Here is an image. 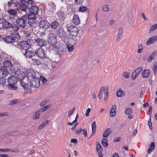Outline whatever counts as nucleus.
Instances as JSON below:
<instances>
[{
  "mask_svg": "<svg viewBox=\"0 0 157 157\" xmlns=\"http://www.w3.org/2000/svg\"><path fill=\"white\" fill-rule=\"evenodd\" d=\"M155 144L153 142L151 143L149 148L147 150V152L150 153L152 151L155 149Z\"/></svg>",
  "mask_w": 157,
  "mask_h": 157,
  "instance_id": "c756f323",
  "label": "nucleus"
},
{
  "mask_svg": "<svg viewBox=\"0 0 157 157\" xmlns=\"http://www.w3.org/2000/svg\"><path fill=\"white\" fill-rule=\"evenodd\" d=\"M122 75L126 78H128L130 76V74L128 72L124 71L122 73Z\"/></svg>",
  "mask_w": 157,
  "mask_h": 157,
  "instance_id": "c03bdc74",
  "label": "nucleus"
},
{
  "mask_svg": "<svg viewBox=\"0 0 157 157\" xmlns=\"http://www.w3.org/2000/svg\"><path fill=\"white\" fill-rule=\"evenodd\" d=\"M26 72L27 74V77L28 80L37 77L35 71L32 70H26Z\"/></svg>",
  "mask_w": 157,
  "mask_h": 157,
  "instance_id": "6e6552de",
  "label": "nucleus"
},
{
  "mask_svg": "<svg viewBox=\"0 0 157 157\" xmlns=\"http://www.w3.org/2000/svg\"><path fill=\"white\" fill-rule=\"evenodd\" d=\"M35 41L37 44L41 47L46 46L47 44V43L45 40L41 38L36 39Z\"/></svg>",
  "mask_w": 157,
  "mask_h": 157,
  "instance_id": "f8f14e48",
  "label": "nucleus"
},
{
  "mask_svg": "<svg viewBox=\"0 0 157 157\" xmlns=\"http://www.w3.org/2000/svg\"><path fill=\"white\" fill-rule=\"evenodd\" d=\"M116 95L117 97H121L124 95V93L121 88H119L117 92Z\"/></svg>",
  "mask_w": 157,
  "mask_h": 157,
  "instance_id": "5701e85b",
  "label": "nucleus"
},
{
  "mask_svg": "<svg viewBox=\"0 0 157 157\" xmlns=\"http://www.w3.org/2000/svg\"><path fill=\"white\" fill-rule=\"evenodd\" d=\"M8 13L13 15H15L16 14V11L14 10L10 9L8 11Z\"/></svg>",
  "mask_w": 157,
  "mask_h": 157,
  "instance_id": "de8ad7c7",
  "label": "nucleus"
},
{
  "mask_svg": "<svg viewBox=\"0 0 157 157\" xmlns=\"http://www.w3.org/2000/svg\"><path fill=\"white\" fill-rule=\"evenodd\" d=\"M20 46L21 49L25 51L28 50L31 47L30 45L25 41L21 42Z\"/></svg>",
  "mask_w": 157,
  "mask_h": 157,
  "instance_id": "9b49d317",
  "label": "nucleus"
},
{
  "mask_svg": "<svg viewBox=\"0 0 157 157\" xmlns=\"http://www.w3.org/2000/svg\"><path fill=\"white\" fill-rule=\"evenodd\" d=\"M32 63L36 65H38L40 64L41 62L39 60L36 59H32Z\"/></svg>",
  "mask_w": 157,
  "mask_h": 157,
  "instance_id": "72a5a7b5",
  "label": "nucleus"
},
{
  "mask_svg": "<svg viewBox=\"0 0 157 157\" xmlns=\"http://www.w3.org/2000/svg\"><path fill=\"white\" fill-rule=\"evenodd\" d=\"M55 48L58 49V50L55 52L54 58L55 59V61L58 63L61 59L60 53L63 51L65 46L64 44H60L59 46H56Z\"/></svg>",
  "mask_w": 157,
  "mask_h": 157,
  "instance_id": "f257e3e1",
  "label": "nucleus"
},
{
  "mask_svg": "<svg viewBox=\"0 0 157 157\" xmlns=\"http://www.w3.org/2000/svg\"><path fill=\"white\" fill-rule=\"evenodd\" d=\"M102 144L104 147H105V148H107L108 144L107 143V139L104 138L102 139Z\"/></svg>",
  "mask_w": 157,
  "mask_h": 157,
  "instance_id": "2f4dec72",
  "label": "nucleus"
},
{
  "mask_svg": "<svg viewBox=\"0 0 157 157\" xmlns=\"http://www.w3.org/2000/svg\"><path fill=\"white\" fill-rule=\"evenodd\" d=\"M153 58H154L155 56L157 55V50H155L151 53L150 55Z\"/></svg>",
  "mask_w": 157,
  "mask_h": 157,
  "instance_id": "680f3d73",
  "label": "nucleus"
},
{
  "mask_svg": "<svg viewBox=\"0 0 157 157\" xmlns=\"http://www.w3.org/2000/svg\"><path fill=\"white\" fill-rule=\"evenodd\" d=\"M29 10L30 13L36 14H38L39 10L38 8L36 6H32L29 8Z\"/></svg>",
  "mask_w": 157,
  "mask_h": 157,
  "instance_id": "f3484780",
  "label": "nucleus"
},
{
  "mask_svg": "<svg viewBox=\"0 0 157 157\" xmlns=\"http://www.w3.org/2000/svg\"><path fill=\"white\" fill-rule=\"evenodd\" d=\"M67 48L69 52H72L74 49V47L72 45L68 44L67 45Z\"/></svg>",
  "mask_w": 157,
  "mask_h": 157,
  "instance_id": "ea45409f",
  "label": "nucleus"
},
{
  "mask_svg": "<svg viewBox=\"0 0 157 157\" xmlns=\"http://www.w3.org/2000/svg\"><path fill=\"white\" fill-rule=\"evenodd\" d=\"M150 74V71L148 69L144 70L142 72V76L143 78H147Z\"/></svg>",
  "mask_w": 157,
  "mask_h": 157,
  "instance_id": "4be33fe9",
  "label": "nucleus"
},
{
  "mask_svg": "<svg viewBox=\"0 0 157 157\" xmlns=\"http://www.w3.org/2000/svg\"><path fill=\"white\" fill-rule=\"evenodd\" d=\"M48 41L51 45H54L57 42L56 34L52 33H49L48 35Z\"/></svg>",
  "mask_w": 157,
  "mask_h": 157,
  "instance_id": "423d86ee",
  "label": "nucleus"
},
{
  "mask_svg": "<svg viewBox=\"0 0 157 157\" xmlns=\"http://www.w3.org/2000/svg\"><path fill=\"white\" fill-rule=\"evenodd\" d=\"M58 63V62H57L55 61L53 62L51 65V66L53 68H55L57 65Z\"/></svg>",
  "mask_w": 157,
  "mask_h": 157,
  "instance_id": "69168bd1",
  "label": "nucleus"
},
{
  "mask_svg": "<svg viewBox=\"0 0 157 157\" xmlns=\"http://www.w3.org/2000/svg\"><path fill=\"white\" fill-rule=\"evenodd\" d=\"M0 72H2L5 77H7L9 74V72L7 71V67H2Z\"/></svg>",
  "mask_w": 157,
  "mask_h": 157,
  "instance_id": "6ab92c4d",
  "label": "nucleus"
},
{
  "mask_svg": "<svg viewBox=\"0 0 157 157\" xmlns=\"http://www.w3.org/2000/svg\"><path fill=\"white\" fill-rule=\"evenodd\" d=\"M2 25L3 27L6 29H9L13 27V24L6 21L3 22Z\"/></svg>",
  "mask_w": 157,
  "mask_h": 157,
  "instance_id": "412c9836",
  "label": "nucleus"
},
{
  "mask_svg": "<svg viewBox=\"0 0 157 157\" xmlns=\"http://www.w3.org/2000/svg\"><path fill=\"white\" fill-rule=\"evenodd\" d=\"M51 105H49L44 106L41 108V109L39 110L40 112H44L47 109H49L51 107Z\"/></svg>",
  "mask_w": 157,
  "mask_h": 157,
  "instance_id": "58836bf2",
  "label": "nucleus"
},
{
  "mask_svg": "<svg viewBox=\"0 0 157 157\" xmlns=\"http://www.w3.org/2000/svg\"><path fill=\"white\" fill-rule=\"evenodd\" d=\"M14 71V74L17 79H19L20 80H23L24 79L25 75L24 72L19 69H17V70H15Z\"/></svg>",
  "mask_w": 157,
  "mask_h": 157,
  "instance_id": "0eeeda50",
  "label": "nucleus"
},
{
  "mask_svg": "<svg viewBox=\"0 0 157 157\" xmlns=\"http://www.w3.org/2000/svg\"><path fill=\"white\" fill-rule=\"evenodd\" d=\"M67 30L70 35L72 36H76L78 34V30L75 26L72 25L68 27Z\"/></svg>",
  "mask_w": 157,
  "mask_h": 157,
  "instance_id": "20e7f679",
  "label": "nucleus"
},
{
  "mask_svg": "<svg viewBox=\"0 0 157 157\" xmlns=\"http://www.w3.org/2000/svg\"><path fill=\"white\" fill-rule=\"evenodd\" d=\"M48 121L47 120L43 122L41 125H40L38 128V130H40L44 126L46 125L48 123Z\"/></svg>",
  "mask_w": 157,
  "mask_h": 157,
  "instance_id": "4c0bfd02",
  "label": "nucleus"
},
{
  "mask_svg": "<svg viewBox=\"0 0 157 157\" xmlns=\"http://www.w3.org/2000/svg\"><path fill=\"white\" fill-rule=\"evenodd\" d=\"M28 23L30 27L32 28H34L37 26V24L33 20H29Z\"/></svg>",
  "mask_w": 157,
  "mask_h": 157,
  "instance_id": "b1692460",
  "label": "nucleus"
},
{
  "mask_svg": "<svg viewBox=\"0 0 157 157\" xmlns=\"http://www.w3.org/2000/svg\"><path fill=\"white\" fill-rule=\"evenodd\" d=\"M157 64H154L153 67V71L154 74H156L157 72Z\"/></svg>",
  "mask_w": 157,
  "mask_h": 157,
  "instance_id": "13d9d810",
  "label": "nucleus"
},
{
  "mask_svg": "<svg viewBox=\"0 0 157 157\" xmlns=\"http://www.w3.org/2000/svg\"><path fill=\"white\" fill-rule=\"evenodd\" d=\"M35 53L39 57L44 58L46 57L44 51L41 47L36 50L35 52Z\"/></svg>",
  "mask_w": 157,
  "mask_h": 157,
  "instance_id": "9d476101",
  "label": "nucleus"
},
{
  "mask_svg": "<svg viewBox=\"0 0 157 157\" xmlns=\"http://www.w3.org/2000/svg\"><path fill=\"white\" fill-rule=\"evenodd\" d=\"M20 82L21 86L24 88L28 87L29 86L25 83L22 80H20Z\"/></svg>",
  "mask_w": 157,
  "mask_h": 157,
  "instance_id": "5fc2aeb1",
  "label": "nucleus"
},
{
  "mask_svg": "<svg viewBox=\"0 0 157 157\" xmlns=\"http://www.w3.org/2000/svg\"><path fill=\"white\" fill-rule=\"evenodd\" d=\"M72 21L73 23L75 25H78L80 24V21L78 15H74Z\"/></svg>",
  "mask_w": 157,
  "mask_h": 157,
  "instance_id": "dca6fc26",
  "label": "nucleus"
},
{
  "mask_svg": "<svg viewBox=\"0 0 157 157\" xmlns=\"http://www.w3.org/2000/svg\"><path fill=\"white\" fill-rule=\"evenodd\" d=\"M24 55L27 58H31L34 56V54L33 52L28 50L25 51Z\"/></svg>",
  "mask_w": 157,
  "mask_h": 157,
  "instance_id": "aec40b11",
  "label": "nucleus"
},
{
  "mask_svg": "<svg viewBox=\"0 0 157 157\" xmlns=\"http://www.w3.org/2000/svg\"><path fill=\"white\" fill-rule=\"evenodd\" d=\"M157 40V36H153L147 40L146 42V44L148 45H150Z\"/></svg>",
  "mask_w": 157,
  "mask_h": 157,
  "instance_id": "2eb2a0df",
  "label": "nucleus"
},
{
  "mask_svg": "<svg viewBox=\"0 0 157 157\" xmlns=\"http://www.w3.org/2000/svg\"><path fill=\"white\" fill-rule=\"evenodd\" d=\"M20 9L22 11H25L28 9L27 5L25 3L20 4L19 5Z\"/></svg>",
  "mask_w": 157,
  "mask_h": 157,
  "instance_id": "bb28decb",
  "label": "nucleus"
},
{
  "mask_svg": "<svg viewBox=\"0 0 157 157\" xmlns=\"http://www.w3.org/2000/svg\"><path fill=\"white\" fill-rule=\"evenodd\" d=\"M28 20V15H26L22 16L21 18L17 20L16 22L17 24L20 27L25 28Z\"/></svg>",
  "mask_w": 157,
  "mask_h": 157,
  "instance_id": "7ed1b4c3",
  "label": "nucleus"
},
{
  "mask_svg": "<svg viewBox=\"0 0 157 157\" xmlns=\"http://www.w3.org/2000/svg\"><path fill=\"white\" fill-rule=\"evenodd\" d=\"M3 64L4 65V67H11L12 66V63L10 61L8 60H6L4 61Z\"/></svg>",
  "mask_w": 157,
  "mask_h": 157,
  "instance_id": "a878e982",
  "label": "nucleus"
},
{
  "mask_svg": "<svg viewBox=\"0 0 157 157\" xmlns=\"http://www.w3.org/2000/svg\"><path fill=\"white\" fill-rule=\"evenodd\" d=\"M122 36L120 35H117L116 36V42H118L120 41L121 38Z\"/></svg>",
  "mask_w": 157,
  "mask_h": 157,
  "instance_id": "338daca9",
  "label": "nucleus"
},
{
  "mask_svg": "<svg viewBox=\"0 0 157 157\" xmlns=\"http://www.w3.org/2000/svg\"><path fill=\"white\" fill-rule=\"evenodd\" d=\"M21 38L19 35L17 33L15 32L12 33L10 36H7L4 37V40L8 43H12L15 41H18Z\"/></svg>",
  "mask_w": 157,
  "mask_h": 157,
  "instance_id": "f03ea898",
  "label": "nucleus"
},
{
  "mask_svg": "<svg viewBox=\"0 0 157 157\" xmlns=\"http://www.w3.org/2000/svg\"><path fill=\"white\" fill-rule=\"evenodd\" d=\"M24 89V91L26 93L30 94L31 93L32 91L31 89L30 88H28V87L25 88Z\"/></svg>",
  "mask_w": 157,
  "mask_h": 157,
  "instance_id": "6e6d98bb",
  "label": "nucleus"
},
{
  "mask_svg": "<svg viewBox=\"0 0 157 157\" xmlns=\"http://www.w3.org/2000/svg\"><path fill=\"white\" fill-rule=\"evenodd\" d=\"M143 70V68L142 67H140L136 69L132 74V79L134 80L141 72Z\"/></svg>",
  "mask_w": 157,
  "mask_h": 157,
  "instance_id": "1a4fd4ad",
  "label": "nucleus"
},
{
  "mask_svg": "<svg viewBox=\"0 0 157 157\" xmlns=\"http://www.w3.org/2000/svg\"><path fill=\"white\" fill-rule=\"evenodd\" d=\"M49 9L51 10H54L56 9L55 4L52 2H50L48 4Z\"/></svg>",
  "mask_w": 157,
  "mask_h": 157,
  "instance_id": "393cba45",
  "label": "nucleus"
},
{
  "mask_svg": "<svg viewBox=\"0 0 157 157\" xmlns=\"http://www.w3.org/2000/svg\"><path fill=\"white\" fill-rule=\"evenodd\" d=\"M143 50V47L142 44H139L138 45V50L137 52L140 53H141Z\"/></svg>",
  "mask_w": 157,
  "mask_h": 157,
  "instance_id": "864d4df0",
  "label": "nucleus"
},
{
  "mask_svg": "<svg viewBox=\"0 0 157 157\" xmlns=\"http://www.w3.org/2000/svg\"><path fill=\"white\" fill-rule=\"evenodd\" d=\"M40 79H41L43 84H45L47 82V80L42 75L40 76Z\"/></svg>",
  "mask_w": 157,
  "mask_h": 157,
  "instance_id": "49530a36",
  "label": "nucleus"
},
{
  "mask_svg": "<svg viewBox=\"0 0 157 157\" xmlns=\"http://www.w3.org/2000/svg\"><path fill=\"white\" fill-rule=\"evenodd\" d=\"M40 115V112L39 110L37 111L34 114L33 116V119L35 120L38 119Z\"/></svg>",
  "mask_w": 157,
  "mask_h": 157,
  "instance_id": "473e14b6",
  "label": "nucleus"
},
{
  "mask_svg": "<svg viewBox=\"0 0 157 157\" xmlns=\"http://www.w3.org/2000/svg\"><path fill=\"white\" fill-rule=\"evenodd\" d=\"M97 147L96 150L97 152L102 151V148L98 142H97L96 143Z\"/></svg>",
  "mask_w": 157,
  "mask_h": 157,
  "instance_id": "f704fd0d",
  "label": "nucleus"
},
{
  "mask_svg": "<svg viewBox=\"0 0 157 157\" xmlns=\"http://www.w3.org/2000/svg\"><path fill=\"white\" fill-rule=\"evenodd\" d=\"M58 34L59 36H62L65 34V33L62 28H59L58 30Z\"/></svg>",
  "mask_w": 157,
  "mask_h": 157,
  "instance_id": "c9c22d12",
  "label": "nucleus"
},
{
  "mask_svg": "<svg viewBox=\"0 0 157 157\" xmlns=\"http://www.w3.org/2000/svg\"><path fill=\"white\" fill-rule=\"evenodd\" d=\"M148 125L149 126V128L150 129H151L152 128V124H151V117H150V119L148 121Z\"/></svg>",
  "mask_w": 157,
  "mask_h": 157,
  "instance_id": "bf43d9fd",
  "label": "nucleus"
},
{
  "mask_svg": "<svg viewBox=\"0 0 157 157\" xmlns=\"http://www.w3.org/2000/svg\"><path fill=\"white\" fill-rule=\"evenodd\" d=\"M92 131H96V124L95 121H94L91 124Z\"/></svg>",
  "mask_w": 157,
  "mask_h": 157,
  "instance_id": "79ce46f5",
  "label": "nucleus"
},
{
  "mask_svg": "<svg viewBox=\"0 0 157 157\" xmlns=\"http://www.w3.org/2000/svg\"><path fill=\"white\" fill-rule=\"evenodd\" d=\"M8 84H16L17 82V78L15 76H11L8 79Z\"/></svg>",
  "mask_w": 157,
  "mask_h": 157,
  "instance_id": "4468645a",
  "label": "nucleus"
},
{
  "mask_svg": "<svg viewBox=\"0 0 157 157\" xmlns=\"http://www.w3.org/2000/svg\"><path fill=\"white\" fill-rule=\"evenodd\" d=\"M49 26L50 24L49 22L45 20L42 21L39 23L40 27L44 29L45 30L47 29Z\"/></svg>",
  "mask_w": 157,
  "mask_h": 157,
  "instance_id": "ddd939ff",
  "label": "nucleus"
},
{
  "mask_svg": "<svg viewBox=\"0 0 157 157\" xmlns=\"http://www.w3.org/2000/svg\"><path fill=\"white\" fill-rule=\"evenodd\" d=\"M107 89H106L105 87H103L100 89V91L99 92V94L101 95V96L103 94H104L105 91H106Z\"/></svg>",
  "mask_w": 157,
  "mask_h": 157,
  "instance_id": "09e8293b",
  "label": "nucleus"
},
{
  "mask_svg": "<svg viewBox=\"0 0 157 157\" xmlns=\"http://www.w3.org/2000/svg\"><path fill=\"white\" fill-rule=\"evenodd\" d=\"M156 28H157V24H155L152 26L149 29V33H151L154 31Z\"/></svg>",
  "mask_w": 157,
  "mask_h": 157,
  "instance_id": "a19ab883",
  "label": "nucleus"
},
{
  "mask_svg": "<svg viewBox=\"0 0 157 157\" xmlns=\"http://www.w3.org/2000/svg\"><path fill=\"white\" fill-rule=\"evenodd\" d=\"M6 83V80L4 77L0 76V83L2 85H5Z\"/></svg>",
  "mask_w": 157,
  "mask_h": 157,
  "instance_id": "37998d69",
  "label": "nucleus"
},
{
  "mask_svg": "<svg viewBox=\"0 0 157 157\" xmlns=\"http://www.w3.org/2000/svg\"><path fill=\"white\" fill-rule=\"evenodd\" d=\"M31 86L35 88H38L40 85V80L39 77H36L29 80Z\"/></svg>",
  "mask_w": 157,
  "mask_h": 157,
  "instance_id": "39448f33",
  "label": "nucleus"
},
{
  "mask_svg": "<svg viewBox=\"0 0 157 157\" xmlns=\"http://www.w3.org/2000/svg\"><path fill=\"white\" fill-rule=\"evenodd\" d=\"M104 100L105 101H106L108 98V90L107 89L106 91H105L104 94Z\"/></svg>",
  "mask_w": 157,
  "mask_h": 157,
  "instance_id": "8fccbe9b",
  "label": "nucleus"
},
{
  "mask_svg": "<svg viewBox=\"0 0 157 157\" xmlns=\"http://www.w3.org/2000/svg\"><path fill=\"white\" fill-rule=\"evenodd\" d=\"M132 113V109L130 108H126L125 111V113L127 115H129Z\"/></svg>",
  "mask_w": 157,
  "mask_h": 157,
  "instance_id": "a18cd8bd",
  "label": "nucleus"
},
{
  "mask_svg": "<svg viewBox=\"0 0 157 157\" xmlns=\"http://www.w3.org/2000/svg\"><path fill=\"white\" fill-rule=\"evenodd\" d=\"M15 84H8V86L9 89L10 90H16L17 89V86H15Z\"/></svg>",
  "mask_w": 157,
  "mask_h": 157,
  "instance_id": "e433bc0d",
  "label": "nucleus"
},
{
  "mask_svg": "<svg viewBox=\"0 0 157 157\" xmlns=\"http://www.w3.org/2000/svg\"><path fill=\"white\" fill-rule=\"evenodd\" d=\"M111 132V130L110 128H107L106 129L104 132L103 136L104 137H107Z\"/></svg>",
  "mask_w": 157,
  "mask_h": 157,
  "instance_id": "c85d7f7f",
  "label": "nucleus"
},
{
  "mask_svg": "<svg viewBox=\"0 0 157 157\" xmlns=\"http://www.w3.org/2000/svg\"><path fill=\"white\" fill-rule=\"evenodd\" d=\"M27 4L28 5H31L34 4V2L32 0H28Z\"/></svg>",
  "mask_w": 157,
  "mask_h": 157,
  "instance_id": "e2e57ef3",
  "label": "nucleus"
},
{
  "mask_svg": "<svg viewBox=\"0 0 157 157\" xmlns=\"http://www.w3.org/2000/svg\"><path fill=\"white\" fill-rule=\"evenodd\" d=\"M75 110V108H73L72 109L70 110L68 112V115L70 116L72 115L74 112Z\"/></svg>",
  "mask_w": 157,
  "mask_h": 157,
  "instance_id": "0e129e2a",
  "label": "nucleus"
},
{
  "mask_svg": "<svg viewBox=\"0 0 157 157\" xmlns=\"http://www.w3.org/2000/svg\"><path fill=\"white\" fill-rule=\"evenodd\" d=\"M36 14H34L33 13H29L28 15V18H29L30 20L36 18Z\"/></svg>",
  "mask_w": 157,
  "mask_h": 157,
  "instance_id": "7c9ffc66",
  "label": "nucleus"
},
{
  "mask_svg": "<svg viewBox=\"0 0 157 157\" xmlns=\"http://www.w3.org/2000/svg\"><path fill=\"white\" fill-rule=\"evenodd\" d=\"M13 29L15 31H17L19 29V27L17 25H15L14 24H13V27H12Z\"/></svg>",
  "mask_w": 157,
  "mask_h": 157,
  "instance_id": "052dcab7",
  "label": "nucleus"
},
{
  "mask_svg": "<svg viewBox=\"0 0 157 157\" xmlns=\"http://www.w3.org/2000/svg\"><path fill=\"white\" fill-rule=\"evenodd\" d=\"M86 10V7L85 6H82L79 7L78 11L79 12H83Z\"/></svg>",
  "mask_w": 157,
  "mask_h": 157,
  "instance_id": "3c124183",
  "label": "nucleus"
},
{
  "mask_svg": "<svg viewBox=\"0 0 157 157\" xmlns=\"http://www.w3.org/2000/svg\"><path fill=\"white\" fill-rule=\"evenodd\" d=\"M18 101V100L17 99H14L12 100L10 102L9 105H11L16 104L17 102Z\"/></svg>",
  "mask_w": 157,
  "mask_h": 157,
  "instance_id": "4d7b16f0",
  "label": "nucleus"
},
{
  "mask_svg": "<svg viewBox=\"0 0 157 157\" xmlns=\"http://www.w3.org/2000/svg\"><path fill=\"white\" fill-rule=\"evenodd\" d=\"M59 25V23L57 21H54L52 22L50 25L52 29H56L58 27Z\"/></svg>",
  "mask_w": 157,
  "mask_h": 157,
  "instance_id": "cd10ccee",
  "label": "nucleus"
},
{
  "mask_svg": "<svg viewBox=\"0 0 157 157\" xmlns=\"http://www.w3.org/2000/svg\"><path fill=\"white\" fill-rule=\"evenodd\" d=\"M154 59L151 55L147 58V61L148 62H151L152 60H153Z\"/></svg>",
  "mask_w": 157,
  "mask_h": 157,
  "instance_id": "774afa93",
  "label": "nucleus"
},
{
  "mask_svg": "<svg viewBox=\"0 0 157 157\" xmlns=\"http://www.w3.org/2000/svg\"><path fill=\"white\" fill-rule=\"evenodd\" d=\"M49 99H47L46 100H44L40 103V105L41 106H43L48 103L49 102Z\"/></svg>",
  "mask_w": 157,
  "mask_h": 157,
  "instance_id": "603ef678",
  "label": "nucleus"
},
{
  "mask_svg": "<svg viewBox=\"0 0 157 157\" xmlns=\"http://www.w3.org/2000/svg\"><path fill=\"white\" fill-rule=\"evenodd\" d=\"M116 106L115 105H113L112 106V107L111 109L109 112V114L111 117H113L115 116L116 114Z\"/></svg>",
  "mask_w": 157,
  "mask_h": 157,
  "instance_id": "a211bd4d",
  "label": "nucleus"
}]
</instances>
